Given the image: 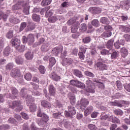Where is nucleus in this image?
Masks as SVG:
<instances>
[{"label": "nucleus", "mask_w": 130, "mask_h": 130, "mask_svg": "<svg viewBox=\"0 0 130 130\" xmlns=\"http://www.w3.org/2000/svg\"><path fill=\"white\" fill-rule=\"evenodd\" d=\"M109 120V121H112L113 123H120V120L113 116H110Z\"/></svg>", "instance_id": "nucleus-21"}, {"label": "nucleus", "mask_w": 130, "mask_h": 130, "mask_svg": "<svg viewBox=\"0 0 130 130\" xmlns=\"http://www.w3.org/2000/svg\"><path fill=\"white\" fill-rule=\"evenodd\" d=\"M90 41H91V38H90V37H86L82 40V42L85 44L89 43Z\"/></svg>", "instance_id": "nucleus-52"}, {"label": "nucleus", "mask_w": 130, "mask_h": 130, "mask_svg": "<svg viewBox=\"0 0 130 130\" xmlns=\"http://www.w3.org/2000/svg\"><path fill=\"white\" fill-rule=\"evenodd\" d=\"M110 116H108V115L105 114L101 116V119L102 120H105V119H108L109 121V117Z\"/></svg>", "instance_id": "nucleus-57"}, {"label": "nucleus", "mask_w": 130, "mask_h": 130, "mask_svg": "<svg viewBox=\"0 0 130 130\" xmlns=\"http://www.w3.org/2000/svg\"><path fill=\"white\" fill-rule=\"evenodd\" d=\"M11 52H12V50H11V48L9 46L5 48L3 51V54L5 56H9Z\"/></svg>", "instance_id": "nucleus-23"}, {"label": "nucleus", "mask_w": 130, "mask_h": 130, "mask_svg": "<svg viewBox=\"0 0 130 130\" xmlns=\"http://www.w3.org/2000/svg\"><path fill=\"white\" fill-rule=\"evenodd\" d=\"M50 78L53 80V81H55V82H59V81H60V79H61V77H60L59 75L54 72H52L51 74Z\"/></svg>", "instance_id": "nucleus-11"}, {"label": "nucleus", "mask_w": 130, "mask_h": 130, "mask_svg": "<svg viewBox=\"0 0 130 130\" xmlns=\"http://www.w3.org/2000/svg\"><path fill=\"white\" fill-rule=\"evenodd\" d=\"M95 67L97 68L99 71H105L109 68L108 66L101 62H98L95 64Z\"/></svg>", "instance_id": "nucleus-6"}, {"label": "nucleus", "mask_w": 130, "mask_h": 130, "mask_svg": "<svg viewBox=\"0 0 130 130\" xmlns=\"http://www.w3.org/2000/svg\"><path fill=\"white\" fill-rule=\"evenodd\" d=\"M49 49V44L48 43H44L41 47V50L43 52H47Z\"/></svg>", "instance_id": "nucleus-28"}, {"label": "nucleus", "mask_w": 130, "mask_h": 130, "mask_svg": "<svg viewBox=\"0 0 130 130\" xmlns=\"http://www.w3.org/2000/svg\"><path fill=\"white\" fill-rule=\"evenodd\" d=\"M20 70L14 69L12 71L11 76L14 78H19L20 76Z\"/></svg>", "instance_id": "nucleus-13"}, {"label": "nucleus", "mask_w": 130, "mask_h": 130, "mask_svg": "<svg viewBox=\"0 0 130 130\" xmlns=\"http://www.w3.org/2000/svg\"><path fill=\"white\" fill-rule=\"evenodd\" d=\"M14 3L16 4L12 7V11H18L23 8V5H24L23 0H14Z\"/></svg>", "instance_id": "nucleus-4"}, {"label": "nucleus", "mask_w": 130, "mask_h": 130, "mask_svg": "<svg viewBox=\"0 0 130 130\" xmlns=\"http://www.w3.org/2000/svg\"><path fill=\"white\" fill-rule=\"evenodd\" d=\"M35 39L34 35H33V34H29L27 36L28 44L31 45L32 43H34V41H35Z\"/></svg>", "instance_id": "nucleus-15"}, {"label": "nucleus", "mask_w": 130, "mask_h": 130, "mask_svg": "<svg viewBox=\"0 0 130 130\" xmlns=\"http://www.w3.org/2000/svg\"><path fill=\"white\" fill-rule=\"evenodd\" d=\"M76 87L77 88H80V89H85L86 85L85 84L78 81Z\"/></svg>", "instance_id": "nucleus-46"}, {"label": "nucleus", "mask_w": 130, "mask_h": 130, "mask_svg": "<svg viewBox=\"0 0 130 130\" xmlns=\"http://www.w3.org/2000/svg\"><path fill=\"white\" fill-rule=\"evenodd\" d=\"M111 105L113 106H118V107H122V106H125L126 107H128L129 105V102L123 101L122 103L120 102L115 101V102L111 103Z\"/></svg>", "instance_id": "nucleus-5"}, {"label": "nucleus", "mask_w": 130, "mask_h": 130, "mask_svg": "<svg viewBox=\"0 0 130 130\" xmlns=\"http://www.w3.org/2000/svg\"><path fill=\"white\" fill-rule=\"evenodd\" d=\"M71 124H72V122H70L69 121H65L64 123V126L66 128H69V127L71 126Z\"/></svg>", "instance_id": "nucleus-62"}, {"label": "nucleus", "mask_w": 130, "mask_h": 130, "mask_svg": "<svg viewBox=\"0 0 130 130\" xmlns=\"http://www.w3.org/2000/svg\"><path fill=\"white\" fill-rule=\"evenodd\" d=\"M31 78H32V76L30 73L26 74V75L24 76V78L25 80H26V81H30L31 80Z\"/></svg>", "instance_id": "nucleus-61"}, {"label": "nucleus", "mask_w": 130, "mask_h": 130, "mask_svg": "<svg viewBox=\"0 0 130 130\" xmlns=\"http://www.w3.org/2000/svg\"><path fill=\"white\" fill-rule=\"evenodd\" d=\"M61 63L63 67H66V66H70V64H72L73 63V59L71 58H63L61 61Z\"/></svg>", "instance_id": "nucleus-8"}, {"label": "nucleus", "mask_w": 130, "mask_h": 130, "mask_svg": "<svg viewBox=\"0 0 130 130\" xmlns=\"http://www.w3.org/2000/svg\"><path fill=\"white\" fill-rule=\"evenodd\" d=\"M100 21L102 24H105V25H109V23H110L108 18L105 17H102Z\"/></svg>", "instance_id": "nucleus-30"}, {"label": "nucleus", "mask_w": 130, "mask_h": 130, "mask_svg": "<svg viewBox=\"0 0 130 130\" xmlns=\"http://www.w3.org/2000/svg\"><path fill=\"white\" fill-rule=\"evenodd\" d=\"M42 117V119L43 121H45L46 122H47V121H48L49 120L48 116L46 114L43 113V115Z\"/></svg>", "instance_id": "nucleus-58"}, {"label": "nucleus", "mask_w": 130, "mask_h": 130, "mask_svg": "<svg viewBox=\"0 0 130 130\" xmlns=\"http://www.w3.org/2000/svg\"><path fill=\"white\" fill-rule=\"evenodd\" d=\"M14 67V63H9L6 66V70H8L9 71H11L12 69H13V67Z\"/></svg>", "instance_id": "nucleus-60"}, {"label": "nucleus", "mask_w": 130, "mask_h": 130, "mask_svg": "<svg viewBox=\"0 0 130 130\" xmlns=\"http://www.w3.org/2000/svg\"><path fill=\"white\" fill-rule=\"evenodd\" d=\"M116 84L118 90H121V88H122V85L121 84V82H120L119 81H117Z\"/></svg>", "instance_id": "nucleus-64"}, {"label": "nucleus", "mask_w": 130, "mask_h": 130, "mask_svg": "<svg viewBox=\"0 0 130 130\" xmlns=\"http://www.w3.org/2000/svg\"><path fill=\"white\" fill-rule=\"evenodd\" d=\"M63 47L62 46H59V47H56L52 50V53L55 55H57L58 53H61L62 52V49Z\"/></svg>", "instance_id": "nucleus-12"}, {"label": "nucleus", "mask_w": 130, "mask_h": 130, "mask_svg": "<svg viewBox=\"0 0 130 130\" xmlns=\"http://www.w3.org/2000/svg\"><path fill=\"white\" fill-rule=\"evenodd\" d=\"M79 81L77 80H72L70 81V85H72V86H75V87H77V85L78 84V82Z\"/></svg>", "instance_id": "nucleus-63"}, {"label": "nucleus", "mask_w": 130, "mask_h": 130, "mask_svg": "<svg viewBox=\"0 0 130 130\" xmlns=\"http://www.w3.org/2000/svg\"><path fill=\"white\" fill-rule=\"evenodd\" d=\"M14 36V31L13 30H10L7 34L6 37L8 39H11Z\"/></svg>", "instance_id": "nucleus-49"}, {"label": "nucleus", "mask_w": 130, "mask_h": 130, "mask_svg": "<svg viewBox=\"0 0 130 130\" xmlns=\"http://www.w3.org/2000/svg\"><path fill=\"white\" fill-rule=\"evenodd\" d=\"M52 15H53V12H52V11L51 10L48 11L47 10V11L45 14L46 18H49V17H51Z\"/></svg>", "instance_id": "nucleus-56"}, {"label": "nucleus", "mask_w": 130, "mask_h": 130, "mask_svg": "<svg viewBox=\"0 0 130 130\" xmlns=\"http://www.w3.org/2000/svg\"><path fill=\"white\" fill-rule=\"evenodd\" d=\"M120 45H124V43L123 42L122 43H119V40H118L114 43V46L115 48H116V49H119V48H120Z\"/></svg>", "instance_id": "nucleus-45"}, {"label": "nucleus", "mask_w": 130, "mask_h": 130, "mask_svg": "<svg viewBox=\"0 0 130 130\" xmlns=\"http://www.w3.org/2000/svg\"><path fill=\"white\" fill-rule=\"evenodd\" d=\"M55 62H56V61H55V58H54V57H51L50 58L49 63L51 67H53V66L55 64Z\"/></svg>", "instance_id": "nucleus-48"}, {"label": "nucleus", "mask_w": 130, "mask_h": 130, "mask_svg": "<svg viewBox=\"0 0 130 130\" xmlns=\"http://www.w3.org/2000/svg\"><path fill=\"white\" fill-rule=\"evenodd\" d=\"M84 74L85 76H87V77H90V78H94V77H95V75H94V74L89 71H85Z\"/></svg>", "instance_id": "nucleus-55"}, {"label": "nucleus", "mask_w": 130, "mask_h": 130, "mask_svg": "<svg viewBox=\"0 0 130 130\" xmlns=\"http://www.w3.org/2000/svg\"><path fill=\"white\" fill-rule=\"evenodd\" d=\"M119 28L122 32H125V33H129L130 32V28L124 25H119Z\"/></svg>", "instance_id": "nucleus-18"}, {"label": "nucleus", "mask_w": 130, "mask_h": 130, "mask_svg": "<svg viewBox=\"0 0 130 130\" xmlns=\"http://www.w3.org/2000/svg\"><path fill=\"white\" fill-rule=\"evenodd\" d=\"M93 111V107L92 106H88L85 111H84V115L85 116H87V115H89V114H91V112Z\"/></svg>", "instance_id": "nucleus-25"}, {"label": "nucleus", "mask_w": 130, "mask_h": 130, "mask_svg": "<svg viewBox=\"0 0 130 130\" xmlns=\"http://www.w3.org/2000/svg\"><path fill=\"white\" fill-rule=\"evenodd\" d=\"M92 80H88L86 81V85H87L86 90L88 93H95V83H98V79H92Z\"/></svg>", "instance_id": "nucleus-3"}, {"label": "nucleus", "mask_w": 130, "mask_h": 130, "mask_svg": "<svg viewBox=\"0 0 130 130\" xmlns=\"http://www.w3.org/2000/svg\"><path fill=\"white\" fill-rule=\"evenodd\" d=\"M37 123H38V125H39L40 126H43V125H44V124L46 123V122L42 119L37 120Z\"/></svg>", "instance_id": "nucleus-51"}, {"label": "nucleus", "mask_w": 130, "mask_h": 130, "mask_svg": "<svg viewBox=\"0 0 130 130\" xmlns=\"http://www.w3.org/2000/svg\"><path fill=\"white\" fill-rule=\"evenodd\" d=\"M26 27H27V23L24 22H22L19 28V32H22Z\"/></svg>", "instance_id": "nucleus-47"}, {"label": "nucleus", "mask_w": 130, "mask_h": 130, "mask_svg": "<svg viewBox=\"0 0 130 130\" xmlns=\"http://www.w3.org/2000/svg\"><path fill=\"white\" fill-rule=\"evenodd\" d=\"M9 15L8 14H5V13L3 12H0V20L3 19L4 21H7V19H8Z\"/></svg>", "instance_id": "nucleus-37"}, {"label": "nucleus", "mask_w": 130, "mask_h": 130, "mask_svg": "<svg viewBox=\"0 0 130 130\" xmlns=\"http://www.w3.org/2000/svg\"><path fill=\"white\" fill-rule=\"evenodd\" d=\"M7 105L9 106V108H11V109L16 108L15 110L16 112H20L23 109L22 102L20 101H8Z\"/></svg>", "instance_id": "nucleus-2"}, {"label": "nucleus", "mask_w": 130, "mask_h": 130, "mask_svg": "<svg viewBox=\"0 0 130 130\" xmlns=\"http://www.w3.org/2000/svg\"><path fill=\"white\" fill-rule=\"evenodd\" d=\"M121 52V55L122 57H125L127 56L128 54V51L125 47L121 48L120 50Z\"/></svg>", "instance_id": "nucleus-17"}, {"label": "nucleus", "mask_w": 130, "mask_h": 130, "mask_svg": "<svg viewBox=\"0 0 130 130\" xmlns=\"http://www.w3.org/2000/svg\"><path fill=\"white\" fill-rule=\"evenodd\" d=\"M41 104L42 106L45 108H50V107H51V105H50V103L45 100L42 101Z\"/></svg>", "instance_id": "nucleus-24"}, {"label": "nucleus", "mask_w": 130, "mask_h": 130, "mask_svg": "<svg viewBox=\"0 0 130 130\" xmlns=\"http://www.w3.org/2000/svg\"><path fill=\"white\" fill-rule=\"evenodd\" d=\"M120 5L121 7H122V9H124L125 10H128V9H129L130 3L127 1H121Z\"/></svg>", "instance_id": "nucleus-14"}, {"label": "nucleus", "mask_w": 130, "mask_h": 130, "mask_svg": "<svg viewBox=\"0 0 130 130\" xmlns=\"http://www.w3.org/2000/svg\"><path fill=\"white\" fill-rule=\"evenodd\" d=\"M20 96L22 98H25L26 105L29 107V110L31 112H34L36 111V108L37 107L34 103L35 100L31 95H28L27 93V89L25 88H23L20 91Z\"/></svg>", "instance_id": "nucleus-1"}, {"label": "nucleus", "mask_w": 130, "mask_h": 130, "mask_svg": "<svg viewBox=\"0 0 130 130\" xmlns=\"http://www.w3.org/2000/svg\"><path fill=\"white\" fill-rule=\"evenodd\" d=\"M68 111L72 115H75L77 113V111L76 110V108L74 106H68Z\"/></svg>", "instance_id": "nucleus-22"}, {"label": "nucleus", "mask_w": 130, "mask_h": 130, "mask_svg": "<svg viewBox=\"0 0 130 130\" xmlns=\"http://www.w3.org/2000/svg\"><path fill=\"white\" fill-rule=\"evenodd\" d=\"M22 8H23V13L24 15L27 16L30 14V5H29V3H26L23 2Z\"/></svg>", "instance_id": "nucleus-7"}, {"label": "nucleus", "mask_w": 130, "mask_h": 130, "mask_svg": "<svg viewBox=\"0 0 130 130\" xmlns=\"http://www.w3.org/2000/svg\"><path fill=\"white\" fill-rule=\"evenodd\" d=\"M114 112L116 115H122L123 114V112L120 109L114 110Z\"/></svg>", "instance_id": "nucleus-50"}, {"label": "nucleus", "mask_w": 130, "mask_h": 130, "mask_svg": "<svg viewBox=\"0 0 130 130\" xmlns=\"http://www.w3.org/2000/svg\"><path fill=\"white\" fill-rule=\"evenodd\" d=\"M91 24L92 26H94V27H99V26H100L99 21H98L97 19H93L91 22Z\"/></svg>", "instance_id": "nucleus-42"}, {"label": "nucleus", "mask_w": 130, "mask_h": 130, "mask_svg": "<svg viewBox=\"0 0 130 130\" xmlns=\"http://www.w3.org/2000/svg\"><path fill=\"white\" fill-rule=\"evenodd\" d=\"M9 21L10 23H12V24H18L21 22V20L17 17H12L9 18Z\"/></svg>", "instance_id": "nucleus-20"}, {"label": "nucleus", "mask_w": 130, "mask_h": 130, "mask_svg": "<svg viewBox=\"0 0 130 130\" xmlns=\"http://www.w3.org/2000/svg\"><path fill=\"white\" fill-rule=\"evenodd\" d=\"M79 28V23H74V25L71 27V32L76 33Z\"/></svg>", "instance_id": "nucleus-32"}, {"label": "nucleus", "mask_w": 130, "mask_h": 130, "mask_svg": "<svg viewBox=\"0 0 130 130\" xmlns=\"http://www.w3.org/2000/svg\"><path fill=\"white\" fill-rule=\"evenodd\" d=\"M101 54H102V55H109V54H111V49H110L109 50L106 49L102 50Z\"/></svg>", "instance_id": "nucleus-40"}, {"label": "nucleus", "mask_w": 130, "mask_h": 130, "mask_svg": "<svg viewBox=\"0 0 130 130\" xmlns=\"http://www.w3.org/2000/svg\"><path fill=\"white\" fill-rule=\"evenodd\" d=\"M16 48L17 50H18V51H19V52H24V51H25V50L26 49V47L25 46V45H18V46H17L16 47Z\"/></svg>", "instance_id": "nucleus-31"}, {"label": "nucleus", "mask_w": 130, "mask_h": 130, "mask_svg": "<svg viewBox=\"0 0 130 130\" xmlns=\"http://www.w3.org/2000/svg\"><path fill=\"white\" fill-rule=\"evenodd\" d=\"M51 2H52V0H43L41 3V5L42 7H46V6L50 5V4H51Z\"/></svg>", "instance_id": "nucleus-38"}, {"label": "nucleus", "mask_w": 130, "mask_h": 130, "mask_svg": "<svg viewBox=\"0 0 130 130\" xmlns=\"http://www.w3.org/2000/svg\"><path fill=\"white\" fill-rule=\"evenodd\" d=\"M66 87L69 90H70L71 92H73V93H76L78 92V89L76 87H73L71 86V85H68Z\"/></svg>", "instance_id": "nucleus-43"}, {"label": "nucleus", "mask_w": 130, "mask_h": 130, "mask_svg": "<svg viewBox=\"0 0 130 130\" xmlns=\"http://www.w3.org/2000/svg\"><path fill=\"white\" fill-rule=\"evenodd\" d=\"M53 117L56 119H61V120H63V116L61 115V113L57 112V113H54L53 114Z\"/></svg>", "instance_id": "nucleus-19"}, {"label": "nucleus", "mask_w": 130, "mask_h": 130, "mask_svg": "<svg viewBox=\"0 0 130 130\" xmlns=\"http://www.w3.org/2000/svg\"><path fill=\"white\" fill-rule=\"evenodd\" d=\"M87 30V25L85 23H83L80 26V30L81 32H85Z\"/></svg>", "instance_id": "nucleus-54"}, {"label": "nucleus", "mask_w": 130, "mask_h": 130, "mask_svg": "<svg viewBox=\"0 0 130 130\" xmlns=\"http://www.w3.org/2000/svg\"><path fill=\"white\" fill-rule=\"evenodd\" d=\"M24 61L23 58L20 56H18V57L15 58V62L17 64H22Z\"/></svg>", "instance_id": "nucleus-35"}, {"label": "nucleus", "mask_w": 130, "mask_h": 130, "mask_svg": "<svg viewBox=\"0 0 130 130\" xmlns=\"http://www.w3.org/2000/svg\"><path fill=\"white\" fill-rule=\"evenodd\" d=\"M88 11L92 14H100L101 13V8L99 7H90Z\"/></svg>", "instance_id": "nucleus-9"}, {"label": "nucleus", "mask_w": 130, "mask_h": 130, "mask_svg": "<svg viewBox=\"0 0 130 130\" xmlns=\"http://www.w3.org/2000/svg\"><path fill=\"white\" fill-rule=\"evenodd\" d=\"M89 104V101H88V100L86 99H82L80 101V105L81 106H83V107H86L87 105Z\"/></svg>", "instance_id": "nucleus-33"}, {"label": "nucleus", "mask_w": 130, "mask_h": 130, "mask_svg": "<svg viewBox=\"0 0 130 130\" xmlns=\"http://www.w3.org/2000/svg\"><path fill=\"white\" fill-rule=\"evenodd\" d=\"M74 74L78 78H82L83 77V75L82 74V72L79 71L78 70H74Z\"/></svg>", "instance_id": "nucleus-39"}, {"label": "nucleus", "mask_w": 130, "mask_h": 130, "mask_svg": "<svg viewBox=\"0 0 130 130\" xmlns=\"http://www.w3.org/2000/svg\"><path fill=\"white\" fill-rule=\"evenodd\" d=\"M112 34V33L111 31L104 32L102 34V37H103V38H107L108 37H110Z\"/></svg>", "instance_id": "nucleus-41"}, {"label": "nucleus", "mask_w": 130, "mask_h": 130, "mask_svg": "<svg viewBox=\"0 0 130 130\" xmlns=\"http://www.w3.org/2000/svg\"><path fill=\"white\" fill-rule=\"evenodd\" d=\"M25 57L26 59L31 60L33 58V53H31V51H28L25 54Z\"/></svg>", "instance_id": "nucleus-29"}, {"label": "nucleus", "mask_w": 130, "mask_h": 130, "mask_svg": "<svg viewBox=\"0 0 130 130\" xmlns=\"http://www.w3.org/2000/svg\"><path fill=\"white\" fill-rule=\"evenodd\" d=\"M111 58H112V59H113V58H116L118 56V53L116 52L115 50L111 49Z\"/></svg>", "instance_id": "nucleus-34"}, {"label": "nucleus", "mask_w": 130, "mask_h": 130, "mask_svg": "<svg viewBox=\"0 0 130 130\" xmlns=\"http://www.w3.org/2000/svg\"><path fill=\"white\" fill-rule=\"evenodd\" d=\"M32 19L34 21H35V22H39L41 20L40 16L36 14H33L32 15Z\"/></svg>", "instance_id": "nucleus-36"}, {"label": "nucleus", "mask_w": 130, "mask_h": 130, "mask_svg": "<svg viewBox=\"0 0 130 130\" xmlns=\"http://www.w3.org/2000/svg\"><path fill=\"white\" fill-rule=\"evenodd\" d=\"M68 96L71 104H72V105H75V104H76V95L70 92L68 93Z\"/></svg>", "instance_id": "nucleus-10"}, {"label": "nucleus", "mask_w": 130, "mask_h": 130, "mask_svg": "<svg viewBox=\"0 0 130 130\" xmlns=\"http://www.w3.org/2000/svg\"><path fill=\"white\" fill-rule=\"evenodd\" d=\"M8 122L12 124H14V125H17V121L14 118H9Z\"/></svg>", "instance_id": "nucleus-53"}, {"label": "nucleus", "mask_w": 130, "mask_h": 130, "mask_svg": "<svg viewBox=\"0 0 130 130\" xmlns=\"http://www.w3.org/2000/svg\"><path fill=\"white\" fill-rule=\"evenodd\" d=\"M49 93L51 96H54L55 95V87L53 86L52 85H50L49 86Z\"/></svg>", "instance_id": "nucleus-16"}, {"label": "nucleus", "mask_w": 130, "mask_h": 130, "mask_svg": "<svg viewBox=\"0 0 130 130\" xmlns=\"http://www.w3.org/2000/svg\"><path fill=\"white\" fill-rule=\"evenodd\" d=\"M113 42H114V40L113 39L109 40L106 44L107 48L111 49V48H112V46H113Z\"/></svg>", "instance_id": "nucleus-26"}, {"label": "nucleus", "mask_w": 130, "mask_h": 130, "mask_svg": "<svg viewBox=\"0 0 130 130\" xmlns=\"http://www.w3.org/2000/svg\"><path fill=\"white\" fill-rule=\"evenodd\" d=\"M10 128V125L8 124L0 126V130H6Z\"/></svg>", "instance_id": "nucleus-59"}, {"label": "nucleus", "mask_w": 130, "mask_h": 130, "mask_svg": "<svg viewBox=\"0 0 130 130\" xmlns=\"http://www.w3.org/2000/svg\"><path fill=\"white\" fill-rule=\"evenodd\" d=\"M11 44H12L13 46H18L20 45V40L18 39L14 38L12 39L11 41Z\"/></svg>", "instance_id": "nucleus-27"}, {"label": "nucleus", "mask_w": 130, "mask_h": 130, "mask_svg": "<svg viewBox=\"0 0 130 130\" xmlns=\"http://www.w3.org/2000/svg\"><path fill=\"white\" fill-rule=\"evenodd\" d=\"M39 70L42 75H44L45 74V72H46V69L43 66H40L39 67Z\"/></svg>", "instance_id": "nucleus-44"}]
</instances>
